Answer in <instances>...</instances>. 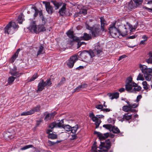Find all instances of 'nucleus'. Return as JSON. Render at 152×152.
Segmentation results:
<instances>
[{
	"label": "nucleus",
	"mask_w": 152,
	"mask_h": 152,
	"mask_svg": "<svg viewBox=\"0 0 152 152\" xmlns=\"http://www.w3.org/2000/svg\"><path fill=\"white\" fill-rule=\"evenodd\" d=\"M33 148L35 149H36L35 147H34V146L31 145H25L23 147L21 148H20V150H26L27 149H28L30 148Z\"/></svg>",
	"instance_id": "37"
},
{
	"label": "nucleus",
	"mask_w": 152,
	"mask_h": 152,
	"mask_svg": "<svg viewBox=\"0 0 152 152\" xmlns=\"http://www.w3.org/2000/svg\"><path fill=\"white\" fill-rule=\"evenodd\" d=\"M66 4H63L62 7L59 10L58 13L61 16H64L65 15L66 10Z\"/></svg>",
	"instance_id": "18"
},
{
	"label": "nucleus",
	"mask_w": 152,
	"mask_h": 152,
	"mask_svg": "<svg viewBox=\"0 0 152 152\" xmlns=\"http://www.w3.org/2000/svg\"><path fill=\"white\" fill-rule=\"evenodd\" d=\"M24 15L23 14L19 15L18 18V21L19 23L20 24L22 23L23 21L24 20Z\"/></svg>",
	"instance_id": "31"
},
{
	"label": "nucleus",
	"mask_w": 152,
	"mask_h": 152,
	"mask_svg": "<svg viewBox=\"0 0 152 152\" xmlns=\"http://www.w3.org/2000/svg\"><path fill=\"white\" fill-rule=\"evenodd\" d=\"M134 1L137 6H138L140 4H141L143 0H134Z\"/></svg>",
	"instance_id": "47"
},
{
	"label": "nucleus",
	"mask_w": 152,
	"mask_h": 152,
	"mask_svg": "<svg viewBox=\"0 0 152 152\" xmlns=\"http://www.w3.org/2000/svg\"><path fill=\"white\" fill-rule=\"evenodd\" d=\"M113 126L110 124H104L103 126V127L105 128L106 129H109L110 131H111Z\"/></svg>",
	"instance_id": "44"
},
{
	"label": "nucleus",
	"mask_w": 152,
	"mask_h": 152,
	"mask_svg": "<svg viewBox=\"0 0 152 152\" xmlns=\"http://www.w3.org/2000/svg\"><path fill=\"white\" fill-rule=\"evenodd\" d=\"M56 114V113L55 112L47 114L44 118V120L46 121H47L53 118Z\"/></svg>",
	"instance_id": "13"
},
{
	"label": "nucleus",
	"mask_w": 152,
	"mask_h": 152,
	"mask_svg": "<svg viewBox=\"0 0 152 152\" xmlns=\"http://www.w3.org/2000/svg\"><path fill=\"white\" fill-rule=\"evenodd\" d=\"M48 143L50 145H53L56 144V143H55V142H52L49 140H48Z\"/></svg>",
	"instance_id": "61"
},
{
	"label": "nucleus",
	"mask_w": 152,
	"mask_h": 152,
	"mask_svg": "<svg viewBox=\"0 0 152 152\" xmlns=\"http://www.w3.org/2000/svg\"><path fill=\"white\" fill-rule=\"evenodd\" d=\"M135 86H134V88L131 91V92L135 93H136V91H139L141 90V87L140 86H138L137 84H136V85Z\"/></svg>",
	"instance_id": "26"
},
{
	"label": "nucleus",
	"mask_w": 152,
	"mask_h": 152,
	"mask_svg": "<svg viewBox=\"0 0 152 152\" xmlns=\"http://www.w3.org/2000/svg\"><path fill=\"white\" fill-rule=\"evenodd\" d=\"M138 6H137L136 5H135L134 4L132 1H130L129 3L127 5V7L129 10H132L134 9L135 8H137Z\"/></svg>",
	"instance_id": "22"
},
{
	"label": "nucleus",
	"mask_w": 152,
	"mask_h": 152,
	"mask_svg": "<svg viewBox=\"0 0 152 152\" xmlns=\"http://www.w3.org/2000/svg\"><path fill=\"white\" fill-rule=\"evenodd\" d=\"M88 50H84L82 52H79L78 53L79 57L82 59H85L86 58L87 54H88Z\"/></svg>",
	"instance_id": "14"
},
{
	"label": "nucleus",
	"mask_w": 152,
	"mask_h": 152,
	"mask_svg": "<svg viewBox=\"0 0 152 152\" xmlns=\"http://www.w3.org/2000/svg\"><path fill=\"white\" fill-rule=\"evenodd\" d=\"M10 73L12 75L16 76L17 77H19L22 74L21 73H19L18 71H10Z\"/></svg>",
	"instance_id": "30"
},
{
	"label": "nucleus",
	"mask_w": 152,
	"mask_h": 152,
	"mask_svg": "<svg viewBox=\"0 0 152 152\" xmlns=\"http://www.w3.org/2000/svg\"><path fill=\"white\" fill-rule=\"evenodd\" d=\"M74 92H79L82 89L80 88V87L79 86L78 87H77L75 88L74 89Z\"/></svg>",
	"instance_id": "59"
},
{
	"label": "nucleus",
	"mask_w": 152,
	"mask_h": 152,
	"mask_svg": "<svg viewBox=\"0 0 152 152\" xmlns=\"http://www.w3.org/2000/svg\"><path fill=\"white\" fill-rule=\"evenodd\" d=\"M15 78L16 77H14L13 76L10 77L8 79V83L9 84L11 85L12 84Z\"/></svg>",
	"instance_id": "33"
},
{
	"label": "nucleus",
	"mask_w": 152,
	"mask_h": 152,
	"mask_svg": "<svg viewBox=\"0 0 152 152\" xmlns=\"http://www.w3.org/2000/svg\"><path fill=\"white\" fill-rule=\"evenodd\" d=\"M94 51L96 52V55L98 57H99L103 54L102 48L99 43L96 44L95 45Z\"/></svg>",
	"instance_id": "8"
},
{
	"label": "nucleus",
	"mask_w": 152,
	"mask_h": 152,
	"mask_svg": "<svg viewBox=\"0 0 152 152\" xmlns=\"http://www.w3.org/2000/svg\"><path fill=\"white\" fill-rule=\"evenodd\" d=\"M40 105H37L36 107H35L31 110H32V114H33L35 112H37L40 111Z\"/></svg>",
	"instance_id": "34"
},
{
	"label": "nucleus",
	"mask_w": 152,
	"mask_h": 152,
	"mask_svg": "<svg viewBox=\"0 0 152 152\" xmlns=\"http://www.w3.org/2000/svg\"><path fill=\"white\" fill-rule=\"evenodd\" d=\"M144 8L147 10L149 12L152 13V8H150L146 7H145Z\"/></svg>",
	"instance_id": "62"
},
{
	"label": "nucleus",
	"mask_w": 152,
	"mask_h": 152,
	"mask_svg": "<svg viewBox=\"0 0 152 152\" xmlns=\"http://www.w3.org/2000/svg\"><path fill=\"white\" fill-rule=\"evenodd\" d=\"M11 22H10L8 24H7L6 26L4 28V33L5 34H12L14 31V30L11 26Z\"/></svg>",
	"instance_id": "10"
},
{
	"label": "nucleus",
	"mask_w": 152,
	"mask_h": 152,
	"mask_svg": "<svg viewBox=\"0 0 152 152\" xmlns=\"http://www.w3.org/2000/svg\"><path fill=\"white\" fill-rule=\"evenodd\" d=\"M137 36V35H134L132 36H129L128 37V38L129 39H133L135 38Z\"/></svg>",
	"instance_id": "63"
},
{
	"label": "nucleus",
	"mask_w": 152,
	"mask_h": 152,
	"mask_svg": "<svg viewBox=\"0 0 152 152\" xmlns=\"http://www.w3.org/2000/svg\"><path fill=\"white\" fill-rule=\"evenodd\" d=\"M52 84L50 78L47 79L45 81H44L43 79L41 80L38 84L37 92L42 91L44 89L45 86H50Z\"/></svg>",
	"instance_id": "3"
},
{
	"label": "nucleus",
	"mask_w": 152,
	"mask_h": 152,
	"mask_svg": "<svg viewBox=\"0 0 152 152\" xmlns=\"http://www.w3.org/2000/svg\"><path fill=\"white\" fill-rule=\"evenodd\" d=\"M95 107L98 109H101L102 110L103 109V107L102 104H98L95 106Z\"/></svg>",
	"instance_id": "52"
},
{
	"label": "nucleus",
	"mask_w": 152,
	"mask_h": 152,
	"mask_svg": "<svg viewBox=\"0 0 152 152\" xmlns=\"http://www.w3.org/2000/svg\"><path fill=\"white\" fill-rule=\"evenodd\" d=\"M49 127L51 129H53L54 127H57L56 124V122H53L49 125Z\"/></svg>",
	"instance_id": "49"
},
{
	"label": "nucleus",
	"mask_w": 152,
	"mask_h": 152,
	"mask_svg": "<svg viewBox=\"0 0 152 152\" xmlns=\"http://www.w3.org/2000/svg\"><path fill=\"white\" fill-rule=\"evenodd\" d=\"M63 128L67 132L71 131V129H72V127L69 125H64Z\"/></svg>",
	"instance_id": "41"
},
{
	"label": "nucleus",
	"mask_w": 152,
	"mask_h": 152,
	"mask_svg": "<svg viewBox=\"0 0 152 152\" xmlns=\"http://www.w3.org/2000/svg\"><path fill=\"white\" fill-rule=\"evenodd\" d=\"M88 54L91 57V58H93L96 55V52H95L94 51V50L92 51L91 50H88Z\"/></svg>",
	"instance_id": "39"
},
{
	"label": "nucleus",
	"mask_w": 152,
	"mask_h": 152,
	"mask_svg": "<svg viewBox=\"0 0 152 152\" xmlns=\"http://www.w3.org/2000/svg\"><path fill=\"white\" fill-rule=\"evenodd\" d=\"M113 132L115 134H118L120 132L119 129L115 126H113L111 131Z\"/></svg>",
	"instance_id": "28"
},
{
	"label": "nucleus",
	"mask_w": 152,
	"mask_h": 152,
	"mask_svg": "<svg viewBox=\"0 0 152 152\" xmlns=\"http://www.w3.org/2000/svg\"><path fill=\"white\" fill-rule=\"evenodd\" d=\"M101 21V29L103 32L105 31L104 27L107 25L106 22L103 17H101L100 18Z\"/></svg>",
	"instance_id": "15"
},
{
	"label": "nucleus",
	"mask_w": 152,
	"mask_h": 152,
	"mask_svg": "<svg viewBox=\"0 0 152 152\" xmlns=\"http://www.w3.org/2000/svg\"><path fill=\"white\" fill-rule=\"evenodd\" d=\"M89 116L92 120L95 122L99 120L97 117L95 116L93 113H89Z\"/></svg>",
	"instance_id": "29"
},
{
	"label": "nucleus",
	"mask_w": 152,
	"mask_h": 152,
	"mask_svg": "<svg viewBox=\"0 0 152 152\" xmlns=\"http://www.w3.org/2000/svg\"><path fill=\"white\" fill-rule=\"evenodd\" d=\"M32 112H33L32 110H30L26 112H23L21 114V116H23L30 115L32 114Z\"/></svg>",
	"instance_id": "40"
},
{
	"label": "nucleus",
	"mask_w": 152,
	"mask_h": 152,
	"mask_svg": "<svg viewBox=\"0 0 152 152\" xmlns=\"http://www.w3.org/2000/svg\"><path fill=\"white\" fill-rule=\"evenodd\" d=\"M101 122V121L100 120H99L95 122V124L96 126L95 127L96 128H98Z\"/></svg>",
	"instance_id": "51"
},
{
	"label": "nucleus",
	"mask_w": 152,
	"mask_h": 152,
	"mask_svg": "<svg viewBox=\"0 0 152 152\" xmlns=\"http://www.w3.org/2000/svg\"><path fill=\"white\" fill-rule=\"evenodd\" d=\"M82 38L85 40H88L91 39V35L86 33H84Z\"/></svg>",
	"instance_id": "27"
},
{
	"label": "nucleus",
	"mask_w": 152,
	"mask_h": 152,
	"mask_svg": "<svg viewBox=\"0 0 152 152\" xmlns=\"http://www.w3.org/2000/svg\"><path fill=\"white\" fill-rule=\"evenodd\" d=\"M48 138L50 139H55L57 138V135L52 133L51 134H49L48 135Z\"/></svg>",
	"instance_id": "35"
},
{
	"label": "nucleus",
	"mask_w": 152,
	"mask_h": 152,
	"mask_svg": "<svg viewBox=\"0 0 152 152\" xmlns=\"http://www.w3.org/2000/svg\"><path fill=\"white\" fill-rule=\"evenodd\" d=\"M122 109L123 111L126 112H128L130 111L131 109V107L129 106L125 105L122 107Z\"/></svg>",
	"instance_id": "38"
},
{
	"label": "nucleus",
	"mask_w": 152,
	"mask_h": 152,
	"mask_svg": "<svg viewBox=\"0 0 152 152\" xmlns=\"http://www.w3.org/2000/svg\"><path fill=\"white\" fill-rule=\"evenodd\" d=\"M142 96L141 95H138L137 97L136 101L137 102H138L140 101V99L142 98Z\"/></svg>",
	"instance_id": "60"
},
{
	"label": "nucleus",
	"mask_w": 152,
	"mask_h": 152,
	"mask_svg": "<svg viewBox=\"0 0 152 152\" xmlns=\"http://www.w3.org/2000/svg\"><path fill=\"white\" fill-rule=\"evenodd\" d=\"M79 13L80 14H82L84 15H85L87 13V10L86 9H81L79 12Z\"/></svg>",
	"instance_id": "48"
},
{
	"label": "nucleus",
	"mask_w": 152,
	"mask_h": 152,
	"mask_svg": "<svg viewBox=\"0 0 152 152\" xmlns=\"http://www.w3.org/2000/svg\"><path fill=\"white\" fill-rule=\"evenodd\" d=\"M86 29L91 31L92 36L93 37H96L102 34L101 30L100 29L99 25H95L93 26H90L88 24H86Z\"/></svg>",
	"instance_id": "2"
},
{
	"label": "nucleus",
	"mask_w": 152,
	"mask_h": 152,
	"mask_svg": "<svg viewBox=\"0 0 152 152\" xmlns=\"http://www.w3.org/2000/svg\"><path fill=\"white\" fill-rule=\"evenodd\" d=\"M56 123L57 127L63 128L64 125V119H62L61 120H58L56 121Z\"/></svg>",
	"instance_id": "19"
},
{
	"label": "nucleus",
	"mask_w": 152,
	"mask_h": 152,
	"mask_svg": "<svg viewBox=\"0 0 152 152\" xmlns=\"http://www.w3.org/2000/svg\"><path fill=\"white\" fill-rule=\"evenodd\" d=\"M115 23H114L110 25L109 28L111 36L114 38H118L120 35L119 30L115 26Z\"/></svg>",
	"instance_id": "4"
},
{
	"label": "nucleus",
	"mask_w": 152,
	"mask_h": 152,
	"mask_svg": "<svg viewBox=\"0 0 152 152\" xmlns=\"http://www.w3.org/2000/svg\"><path fill=\"white\" fill-rule=\"evenodd\" d=\"M107 95H109L110 98L111 99L115 98L117 99L119 96V93L118 92L113 94H108Z\"/></svg>",
	"instance_id": "21"
},
{
	"label": "nucleus",
	"mask_w": 152,
	"mask_h": 152,
	"mask_svg": "<svg viewBox=\"0 0 152 152\" xmlns=\"http://www.w3.org/2000/svg\"><path fill=\"white\" fill-rule=\"evenodd\" d=\"M78 60L77 55L75 54L72 56L69 59L67 63V65L69 68H72L75 63Z\"/></svg>",
	"instance_id": "7"
},
{
	"label": "nucleus",
	"mask_w": 152,
	"mask_h": 152,
	"mask_svg": "<svg viewBox=\"0 0 152 152\" xmlns=\"http://www.w3.org/2000/svg\"><path fill=\"white\" fill-rule=\"evenodd\" d=\"M79 86L80 87L81 89L82 90L83 89L86 88L87 87V85L86 83H83V84H81Z\"/></svg>",
	"instance_id": "57"
},
{
	"label": "nucleus",
	"mask_w": 152,
	"mask_h": 152,
	"mask_svg": "<svg viewBox=\"0 0 152 152\" xmlns=\"http://www.w3.org/2000/svg\"><path fill=\"white\" fill-rule=\"evenodd\" d=\"M36 21H33L31 23L28 29L32 32L37 33V27L36 24Z\"/></svg>",
	"instance_id": "11"
},
{
	"label": "nucleus",
	"mask_w": 152,
	"mask_h": 152,
	"mask_svg": "<svg viewBox=\"0 0 152 152\" xmlns=\"http://www.w3.org/2000/svg\"><path fill=\"white\" fill-rule=\"evenodd\" d=\"M11 26L14 30L15 29L19 28L18 25H17L15 22H11Z\"/></svg>",
	"instance_id": "46"
},
{
	"label": "nucleus",
	"mask_w": 152,
	"mask_h": 152,
	"mask_svg": "<svg viewBox=\"0 0 152 152\" xmlns=\"http://www.w3.org/2000/svg\"><path fill=\"white\" fill-rule=\"evenodd\" d=\"M38 76V75L37 73H34V75L32 77L29 79V81L31 82L34 81L36 78H37Z\"/></svg>",
	"instance_id": "43"
},
{
	"label": "nucleus",
	"mask_w": 152,
	"mask_h": 152,
	"mask_svg": "<svg viewBox=\"0 0 152 152\" xmlns=\"http://www.w3.org/2000/svg\"><path fill=\"white\" fill-rule=\"evenodd\" d=\"M149 58L146 60V62L148 64H152V57L149 56Z\"/></svg>",
	"instance_id": "50"
},
{
	"label": "nucleus",
	"mask_w": 152,
	"mask_h": 152,
	"mask_svg": "<svg viewBox=\"0 0 152 152\" xmlns=\"http://www.w3.org/2000/svg\"><path fill=\"white\" fill-rule=\"evenodd\" d=\"M86 43L83 42H78L77 43V48H79L82 45H85Z\"/></svg>",
	"instance_id": "53"
},
{
	"label": "nucleus",
	"mask_w": 152,
	"mask_h": 152,
	"mask_svg": "<svg viewBox=\"0 0 152 152\" xmlns=\"http://www.w3.org/2000/svg\"><path fill=\"white\" fill-rule=\"evenodd\" d=\"M78 129V125H76L75 126L72 127V129H71V131L72 133L74 134L76 133Z\"/></svg>",
	"instance_id": "45"
},
{
	"label": "nucleus",
	"mask_w": 152,
	"mask_h": 152,
	"mask_svg": "<svg viewBox=\"0 0 152 152\" xmlns=\"http://www.w3.org/2000/svg\"><path fill=\"white\" fill-rule=\"evenodd\" d=\"M96 142H95L92 146V151L96 150Z\"/></svg>",
	"instance_id": "58"
},
{
	"label": "nucleus",
	"mask_w": 152,
	"mask_h": 152,
	"mask_svg": "<svg viewBox=\"0 0 152 152\" xmlns=\"http://www.w3.org/2000/svg\"><path fill=\"white\" fill-rule=\"evenodd\" d=\"M44 24L40 25H38L37 27V33H38L39 32L44 31H45L46 29L44 26Z\"/></svg>",
	"instance_id": "20"
},
{
	"label": "nucleus",
	"mask_w": 152,
	"mask_h": 152,
	"mask_svg": "<svg viewBox=\"0 0 152 152\" xmlns=\"http://www.w3.org/2000/svg\"><path fill=\"white\" fill-rule=\"evenodd\" d=\"M139 67L143 75L141 73H139L137 80L143 81L145 80V77L147 81H151L152 77V69L148 68L147 66L141 64H139Z\"/></svg>",
	"instance_id": "1"
},
{
	"label": "nucleus",
	"mask_w": 152,
	"mask_h": 152,
	"mask_svg": "<svg viewBox=\"0 0 152 152\" xmlns=\"http://www.w3.org/2000/svg\"><path fill=\"white\" fill-rule=\"evenodd\" d=\"M138 104V103L137 104H136L135 103H134L133 104H131V105H130V106L131 107V108H135L138 107L139 105Z\"/></svg>",
	"instance_id": "55"
},
{
	"label": "nucleus",
	"mask_w": 152,
	"mask_h": 152,
	"mask_svg": "<svg viewBox=\"0 0 152 152\" xmlns=\"http://www.w3.org/2000/svg\"><path fill=\"white\" fill-rule=\"evenodd\" d=\"M111 143L109 139L105 141V142H101L99 148L104 151H107L111 147Z\"/></svg>",
	"instance_id": "6"
},
{
	"label": "nucleus",
	"mask_w": 152,
	"mask_h": 152,
	"mask_svg": "<svg viewBox=\"0 0 152 152\" xmlns=\"http://www.w3.org/2000/svg\"><path fill=\"white\" fill-rule=\"evenodd\" d=\"M136 84L133 82L132 78L131 77H129L127 78L125 85V88L126 91L131 92L134 86H135Z\"/></svg>",
	"instance_id": "5"
},
{
	"label": "nucleus",
	"mask_w": 152,
	"mask_h": 152,
	"mask_svg": "<svg viewBox=\"0 0 152 152\" xmlns=\"http://www.w3.org/2000/svg\"><path fill=\"white\" fill-rule=\"evenodd\" d=\"M20 49H18L14 54L12 56L10 59V61L11 63H13L15 60L16 58L18 57Z\"/></svg>",
	"instance_id": "16"
},
{
	"label": "nucleus",
	"mask_w": 152,
	"mask_h": 152,
	"mask_svg": "<svg viewBox=\"0 0 152 152\" xmlns=\"http://www.w3.org/2000/svg\"><path fill=\"white\" fill-rule=\"evenodd\" d=\"M66 81V79L64 77H63L61 79L60 82L57 84V86H59L63 84Z\"/></svg>",
	"instance_id": "42"
},
{
	"label": "nucleus",
	"mask_w": 152,
	"mask_h": 152,
	"mask_svg": "<svg viewBox=\"0 0 152 152\" xmlns=\"http://www.w3.org/2000/svg\"><path fill=\"white\" fill-rule=\"evenodd\" d=\"M43 4H45L46 11L49 14H51L53 12V7L50 5L49 2L45 1H43Z\"/></svg>",
	"instance_id": "9"
},
{
	"label": "nucleus",
	"mask_w": 152,
	"mask_h": 152,
	"mask_svg": "<svg viewBox=\"0 0 152 152\" xmlns=\"http://www.w3.org/2000/svg\"><path fill=\"white\" fill-rule=\"evenodd\" d=\"M45 53L44 47L41 45L39 47L37 52V55L42 54Z\"/></svg>",
	"instance_id": "25"
},
{
	"label": "nucleus",
	"mask_w": 152,
	"mask_h": 152,
	"mask_svg": "<svg viewBox=\"0 0 152 152\" xmlns=\"http://www.w3.org/2000/svg\"><path fill=\"white\" fill-rule=\"evenodd\" d=\"M94 134H97L98 137H99V139L101 141L105 139L104 135L100 132L95 131L94 132Z\"/></svg>",
	"instance_id": "24"
},
{
	"label": "nucleus",
	"mask_w": 152,
	"mask_h": 152,
	"mask_svg": "<svg viewBox=\"0 0 152 152\" xmlns=\"http://www.w3.org/2000/svg\"><path fill=\"white\" fill-rule=\"evenodd\" d=\"M67 36L70 38L72 39L73 41H77L79 40L78 37H77L74 36L73 31H69L67 33Z\"/></svg>",
	"instance_id": "12"
},
{
	"label": "nucleus",
	"mask_w": 152,
	"mask_h": 152,
	"mask_svg": "<svg viewBox=\"0 0 152 152\" xmlns=\"http://www.w3.org/2000/svg\"><path fill=\"white\" fill-rule=\"evenodd\" d=\"M127 31L126 28L124 25V27H122L121 30H119L120 35L124 37L127 35Z\"/></svg>",
	"instance_id": "17"
},
{
	"label": "nucleus",
	"mask_w": 152,
	"mask_h": 152,
	"mask_svg": "<svg viewBox=\"0 0 152 152\" xmlns=\"http://www.w3.org/2000/svg\"><path fill=\"white\" fill-rule=\"evenodd\" d=\"M51 2L53 3L55 7V10L58 9L59 7L61 6V5L59 4V3L56 1H51Z\"/></svg>",
	"instance_id": "32"
},
{
	"label": "nucleus",
	"mask_w": 152,
	"mask_h": 152,
	"mask_svg": "<svg viewBox=\"0 0 152 152\" xmlns=\"http://www.w3.org/2000/svg\"><path fill=\"white\" fill-rule=\"evenodd\" d=\"M42 120H38V121H37V122H36V125L37 126H38L39 125H40V123L42 122Z\"/></svg>",
	"instance_id": "64"
},
{
	"label": "nucleus",
	"mask_w": 152,
	"mask_h": 152,
	"mask_svg": "<svg viewBox=\"0 0 152 152\" xmlns=\"http://www.w3.org/2000/svg\"><path fill=\"white\" fill-rule=\"evenodd\" d=\"M132 115L129 113H125L123 116L122 118L123 120L122 121L125 120L128 121L132 118Z\"/></svg>",
	"instance_id": "23"
},
{
	"label": "nucleus",
	"mask_w": 152,
	"mask_h": 152,
	"mask_svg": "<svg viewBox=\"0 0 152 152\" xmlns=\"http://www.w3.org/2000/svg\"><path fill=\"white\" fill-rule=\"evenodd\" d=\"M42 21V24L45 25V23L47 21V19L45 18L43 16H42V17H41Z\"/></svg>",
	"instance_id": "56"
},
{
	"label": "nucleus",
	"mask_w": 152,
	"mask_h": 152,
	"mask_svg": "<svg viewBox=\"0 0 152 152\" xmlns=\"http://www.w3.org/2000/svg\"><path fill=\"white\" fill-rule=\"evenodd\" d=\"M77 138V134H74L71 135V137L70 138V140H73L76 139Z\"/></svg>",
	"instance_id": "54"
},
{
	"label": "nucleus",
	"mask_w": 152,
	"mask_h": 152,
	"mask_svg": "<svg viewBox=\"0 0 152 152\" xmlns=\"http://www.w3.org/2000/svg\"><path fill=\"white\" fill-rule=\"evenodd\" d=\"M31 9H33L34 10L35 13L34 14V18L36 17L38 15V14L39 13V10L37 9V8L35 7H31Z\"/></svg>",
	"instance_id": "36"
}]
</instances>
